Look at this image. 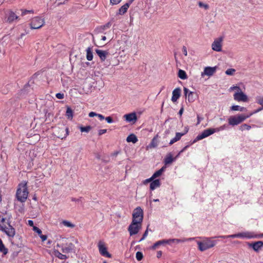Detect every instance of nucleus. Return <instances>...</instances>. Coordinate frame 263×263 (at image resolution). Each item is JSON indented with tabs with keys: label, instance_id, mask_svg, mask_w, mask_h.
<instances>
[{
	"label": "nucleus",
	"instance_id": "nucleus-36",
	"mask_svg": "<svg viewBox=\"0 0 263 263\" xmlns=\"http://www.w3.org/2000/svg\"><path fill=\"white\" fill-rule=\"evenodd\" d=\"M251 128V127L250 125L247 124H243L239 126V130L242 132L244 130H249Z\"/></svg>",
	"mask_w": 263,
	"mask_h": 263
},
{
	"label": "nucleus",
	"instance_id": "nucleus-38",
	"mask_svg": "<svg viewBox=\"0 0 263 263\" xmlns=\"http://www.w3.org/2000/svg\"><path fill=\"white\" fill-rule=\"evenodd\" d=\"M92 127L88 125L85 127L81 126L80 127V129L82 133L85 132V133H88L91 129Z\"/></svg>",
	"mask_w": 263,
	"mask_h": 263
},
{
	"label": "nucleus",
	"instance_id": "nucleus-61",
	"mask_svg": "<svg viewBox=\"0 0 263 263\" xmlns=\"http://www.w3.org/2000/svg\"><path fill=\"white\" fill-rule=\"evenodd\" d=\"M177 140H176L175 138H174L173 139H172L170 141V145H172V144H173L174 143H175V142H177Z\"/></svg>",
	"mask_w": 263,
	"mask_h": 263
},
{
	"label": "nucleus",
	"instance_id": "nucleus-62",
	"mask_svg": "<svg viewBox=\"0 0 263 263\" xmlns=\"http://www.w3.org/2000/svg\"><path fill=\"white\" fill-rule=\"evenodd\" d=\"M262 109H263V106H262V108H260L258 109L257 110H256L254 111V112H252V113H253V115L254 114H256V113H257V112H258L260 111V110H261Z\"/></svg>",
	"mask_w": 263,
	"mask_h": 263
},
{
	"label": "nucleus",
	"instance_id": "nucleus-55",
	"mask_svg": "<svg viewBox=\"0 0 263 263\" xmlns=\"http://www.w3.org/2000/svg\"><path fill=\"white\" fill-rule=\"evenodd\" d=\"M182 51L184 55L186 56L187 55V49L185 47H183L182 48Z\"/></svg>",
	"mask_w": 263,
	"mask_h": 263
},
{
	"label": "nucleus",
	"instance_id": "nucleus-18",
	"mask_svg": "<svg viewBox=\"0 0 263 263\" xmlns=\"http://www.w3.org/2000/svg\"><path fill=\"white\" fill-rule=\"evenodd\" d=\"M96 52L102 61H104L108 54V51L100 49H96Z\"/></svg>",
	"mask_w": 263,
	"mask_h": 263
},
{
	"label": "nucleus",
	"instance_id": "nucleus-7",
	"mask_svg": "<svg viewBox=\"0 0 263 263\" xmlns=\"http://www.w3.org/2000/svg\"><path fill=\"white\" fill-rule=\"evenodd\" d=\"M143 219V211L140 207L135 209L132 214V221L142 223Z\"/></svg>",
	"mask_w": 263,
	"mask_h": 263
},
{
	"label": "nucleus",
	"instance_id": "nucleus-2",
	"mask_svg": "<svg viewBox=\"0 0 263 263\" xmlns=\"http://www.w3.org/2000/svg\"><path fill=\"white\" fill-rule=\"evenodd\" d=\"M0 230L4 232L9 238H13L15 235V230L10 224L9 220L3 218L0 221Z\"/></svg>",
	"mask_w": 263,
	"mask_h": 263
},
{
	"label": "nucleus",
	"instance_id": "nucleus-33",
	"mask_svg": "<svg viewBox=\"0 0 263 263\" xmlns=\"http://www.w3.org/2000/svg\"><path fill=\"white\" fill-rule=\"evenodd\" d=\"M66 108V116L68 119L72 120L73 118V111L69 106H67Z\"/></svg>",
	"mask_w": 263,
	"mask_h": 263
},
{
	"label": "nucleus",
	"instance_id": "nucleus-41",
	"mask_svg": "<svg viewBox=\"0 0 263 263\" xmlns=\"http://www.w3.org/2000/svg\"><path fill=\"white\" fill-rule=\"evenodd\" d=\"M187 130H186V132L184 133H177L176 134V136L175 138L177 140V141H178L180 139L181 137L183 136L185 134H186L187 132Z\"/></svg>",
	"mask_w": 263,
	"mask_h": 263
},
{
	"label": "nucleus",
	"instance_id": "nucleus-58",
	"mask_svg": "<svg viewBox=\"0 0 263 263\" xmlns=\"http://www.w3.org/2000/svg\"><path fill=\"white\" fill-rule=\"evenodd\" d=\"M28 224L30 227H32L33 228V227H34L33 225V221L31 220H29L28 221Z\"/></svg>",
	"mask_w": 263,
	"mask_h": 263
},
{
	"label": "nucleus",
	"instance_id": "nucleus-49",
	"mask_svg": "<svg viewBox=\"0 0 263 263\" xmlns=\"http://www.w3.org/2000/svg\"><path fill=\"white\" fill-rule=\"evenodd\" d=\"M154 180V179L152 178V177H150L149 178H148L147 179H145L144 181H143V183L144 184H146L149 182H152V181Z\"/></svg>",
	"mask_w": 263,
	"mask_h": 263
},
{
	"label": "nucleus",
	"instance_id": "nucleus-59",
	"mask_svg": "<svg viewBox=\"0 0 263 263\" xmlns=\"http://www.w3.org/2000/svg\"><path fill=\"white\" fill-rule=\"evenodd\" d=\"M97 117H98L101 120H104L105 119L104 117L101 114H98Z\"/></svg>",
	"mask_w": 263,
	"mask_h": 263
},
{
	"label": "nucleus",
	"instance_id": "nucleus-16",
	"mask_svg": "<svg viewBox=\"0 0 263 263\" xmlns=\"http://www.w3.org/2000/svg\"><path fill=\"white\" fill-rule=\"evenodd\" d=\"M123 117L127 123L132 124L136 123L138 119L137 115L135 112L125 114Z\"/></svg>",
	"mask_w": 263,
	"mask_h": 263
},
{
	"label": "nucleus",
	"instance_id": "nucleus-17",
	"mask_svg": "<svg viewBox=\"0 0 263 263\" xmlns=\"http://www.w3.org/2000/svg\"><path fill=\"white\" fill-rule=\"evenodd\" d=\"M238 238L251 239L257 237V236L252 232H243L237 233Z\"/></svg>",
	"mask_w": 263,
	"mask_h": 263
},
{
	"label": "nucleus",
	"instance_id": "nucleus-5",
	"mask_svg": "<svg viewBox=\"0 0 263 263\" xmlns=\"http://www.w3.org/2000/svg\"><path fill=\"white\" fill-rule=\"evenodd\" d=\"M252 115H253V113H250L248 115H245L243 114H237L235 116H230L228 118V121L229 125L232 126H234L241 123Z\"/></svg>",
	"mask_w": 263,
	"mask_h": 263
},
{
	"label": "nucleus",
	"instance_id": "nucleus-21",
	"mask_svg": "<svg viewBox=\"0 0 263 263\" xmlns=\"http://www.w3.org/2000/svg\"><path fill=\"white\" fill-rule=\"evenodd\" d=\"M192 238H189V239H170L167 240H165L166 243L167 244H171L172 243H179L180 242H182L186 240H191Z\"/></svg>",
	"mask_w": 263,
	"mask_h": 263
},
{
	"label": "nucleus",
	"instance_id": "nucleus-40",
	"mask_svg": "<svg viewBox=\"0 0 263 263\" xmlns=\"http://www.w3.org/2000/svg\"><path fill=\"white\" fill-rule=\"evenodd\" d=\"M186 97L189 102H192L194 101V99L193 98V92L190 91Z\"/></svg>",
	"mask_w": 263,
	"mask_h": 263
},
{
	"label": "nucleus",
	"instance_id": "nucleus-56",
	"mask_svg": "<svg viewBox=\"0 0 263 263\" xmlns=\"http://www.w3.org/2000/svg\"><path fill=\"white\" fill-rule=\"evenodd\" d=\"M227 237L232 238H238V235H237V234L230 235H227Z\"/></svg>",
	"mask_w": 263,
	"mask_h": 263
},
{
	"label": "nucleus",
	"instance_id": "nucleus-42",
	"mask_svg": "<svg viewBox=\"0 0 263 263\" xmlns=\"http://www.w3.org/2000/svg\"><path fill=\"white\" fill-rule=\"evenodd\" d=\"M235 72V70L233 68L228 69L226 71V74L229 76H232Z\"/></svg>",
	"mask_w": 263,
	"mask_h": 263
},
{
	"label": "nucleus",
	"instance_id": "nucleus-26",
	"mask_svg": "<svg viewBox=\"0 0 263 263\" xmlns=\"http://www.w3.org/2000/svg\"><path fill=\"white\" fill-rule=\"evenodd\" d=\"M126 141L127 142L136 143L138 141V138L135 134H131L127 137Z\"/></svg>",
	"mask_w": 263,
	"mask_h": 263
},
{
	"label": "nucleus",
	"instance_id": "nucleus-64",
	"mask_svg": "<svg viewBox=\"0 0 263 263\" xmlns=\"http://www.w3.org/2000/svg\"><path fill=\"white\" fill-rule=\"evenodd\" d=\"M147 235H148V230L147 229L145 231L144 233L143 234L144 237H146Z\"/></svg>",
	"mask_w": 263,
	"mask_h": 263
},
{
	"label": "nucleus",
	"instance_id": "nucleus-15",
	"mask_svg": "<svg viewBox=\"0 0 263 263\" xmlns=\"http://www.w3.org/2000/svg\"><path fill=\"white\" fill-rule=\"evenodd\" d=\"M5 19L7 23H11L15 21L19 20L20 17L14 12L10 10L6 14Z\"/></svg>",
	"mask_w": 263,
	"mask_h": 263
},
{
	"label": "nucleus",
	"instance_id": "nucleus-23",
	"mask_svg": "<svg viewBox=\"0 0 263 263\" xmlns=\"http://www.w3.org/2000/svg\"><path fill=\"white\" fill-rule=\"evenodd\" d=\"M53 248H54L53 247ZM58 249H57V248H55V249H53V254L54 255L58 257L59 259H62V260H65L67 258V257L66 255H64V254H63L62 253H61L59 251H58Z\"/></svg>",
	"mask_w": 263,
	"mask_h": 263
},
{
	"label": "nucleus",
	"instance_id": "nucleus-51",
	"mask_svg": "<svg viewBox=\"0 0 263 263\" xmlns=\"http://www.w3.org/2000/svg\"><path fill=\"white\" fill-rule=\"evenodd\" d=\"M105 119L106 121H107V122L108 123H111L113 122L112 119L111 117H109V116L107 117Z\"/></svg>",
	"mask_w": 263,
	"mask_h": 263
},
{
	"label": "nucleus",
	"instance_id": "nucleus-30",
	"mask_svg": "<svg viewBox=\"0 0 263 263\" xmlns=\"http://www.w3.org/2000/svg\"><path fill=\"white\" fill-rule=\"evenodd\" d=\"M167 244L165 241V239L161 240L155 242L154 245L152 247L153 250L156 249L159 246L161 245H164Z\"/></svg>",
	"mask_w": 263,
	"mask_h": 263
},
{
	"label": "nucleus",
	"instance_id": "nucleus-24",
	"mask_svg": "<svg viewBox=\"0 0 263 263\" xmlns=\"http://www.w3.org/2000/svg\"><path fill=\"white\" fill-rule=\"evenodd\" d=\"M61 224L66 228H69L71 229H73L76 227L74 223H73L70 221L66 220H62L61 222Z\"/></svg>",
	"mask_w": 263,
	"mask_h": 263
},
{
	"label": "nucleus",
	"instance_id": "nucleus-19",
	"mask_svg": "<svg viewBox=\"0 0 263 263\" xmlns=\"http://www.w3.org/2000/svg\"><path fill=\"white\" fill-rule=\"evenodd\" d=\"M181 89L179 88H175L172 92V101L176 102L180 96Z\"/></svg>",
	"mask_w": 263,
	"mask_h": 263
},
{
	"label": "nucleus",
	"instance_id": "nucleus-57",
	"mask_svg": "<svg viewBox=\"0 0 263 263\" xmlns=\"http://www.w3.org/2000/svg\"><path fill=\"white\" fill-rule=\"evenodd\" d=\"M71 201L74 202H79L80 201V199L72 197L71 198Z\"/></svg>",
	"mask_w": 263,
	"mask_h": 263
},
{
	"label": "nucleus",
	"instance_id": "nucleus-27",
	"mask_svg": "<svg viewBox=\"0 0 263 263\" xmlns=\"http://www.w3.org/2000/svg\"><path fill=\"white\" fill-rule=\"evenodd\" d=\"M129 7V3H126L124 5H123L119 10V14L120 15H123L126 12L128 8Z\"/></svg>",
	"mask_w": 263,
	"mask_h": 263
},
{
	"label": "nucleus",
	"instance_id": "nucleus-28",
	"mask_svg": "<svg viewBox=\"0 0 263 263\" xmlns=\"http://www.w3.org/2000/svg\"><path fill=\"white\" fill-rule=\"evenodd\" d=\"M166 168L165 166H163L161 169L156 171L152 176V178L155 179V178L160 176L162 173L165 171Z\"/></svg>",
	"mask_w": 263,
	"mask_h": 263
},
{
	"label": "nucleus",
	"instance_id": "nucleus-39",
	"mask_svg": "<svg viewBox=\"0 0 263 263\" xmlns=\"http://www.w3.org/2000/svg\"><path fill=\"white\" fill-rule=\"evenodd\" d=\"M143 257V255L142 252H137L136 254V258L137 260L140 261L142 259Z\"/></svg>",
	"mask_w": 263,
	"mask_h": 263
},
{
	"label": "nucleus",
	"instance_id": "nucleus-3",
	"mask_svg": "<svg viewBox=\"0 0 263 263\" xmlns=\"http://www.w3.org/2000/svg\"><path fill=\"white\" fill-rule=\"evenodd\" d=\"M28 193L27 182L26 181L21 182L18 185L16 193L17 199L21 202H24L27 199Z\"/></svg>",
	"mask_w": 263,
	"mask_h": 263
},
{
	"label": "nucleus",
	"instance_id": "nucleus-10",
	"mask_svg": "<svg viewBox=\"0 0 263 263\" xmlns=\"http://www.w3.org/2000/svg\"><path fill=\"white\" fill-rule=\"evenodd\" d=\"M215 133L214 128H208L203 130L200 134L198 135L194 140L193 143H195L199 140H201L206 138Z\"/></svg>",
	"mask_w": 263,
	"mask_h": 263
},
{
	"label": "nucleus",
	"instance_id": "nucleus-20",
	"mask_svg": "<svg viewBox=\"0 0 263 263\" xmlns=\"http://www.w3.org/2000/svg\"><path fill=\"white\" fill-rule=\"evenodd\" d=\"M249 246L251 247L255 251L258 252L263 247V242L258 241L253 243L249 244Z\"/></svg>",
	"mask_w": 263,
	"mask_h": 263
},
{
	"label": "nucleus",
	"instance_id": "nucleus-1",
	"mask_svg": "<svg viewBox=\"0 0 263 263\" xmlns=\"http://www.w3.org/2000/svg\"><path fill=\"white\" fill-rule=\"evenodd\" d=\"M52 239V245L54 249H61L64 253L75 252L73 243H78L79 242L78 240L73 237L68 238L59 234L53 235Z\"/></svg>",
	"mask_w": 263,
	"mask_h": 263
},
{
	"label": "nucleus",
	"instance_id": "nucleus-63",
	"mask_svg": "<svg viewBox=\"0 0 263 263\" xmlns=\"http://www.w3.org/2000/svg\"><path fill=\"white\" fill-rule=\"evenodd\" d=\"M183 107H182V108L180 109V110H179V115H180V116H181V115H182V114H183Z\"/></svg>",
	"mask_w": 263,
	"mask_h": 263
},
{
	"label": "nucleus",
	"instance_id": "nucleus-6",
	"mask_svg": "<svg viewBox=\"0 0 263 263\" xmlns=\"http://www.w3.org/2000/svg\"><path fill=\"white\" fill-rule=\"evenodd\" d=\"M216 244V241L210 238H206L202 241L197 242L198 249L201 251H205L214 247Z\"/></svg>",
	"mask_w": 263,
	"mask_h": 263
},
{
	"label": "nucleus",
	"instance_id": "nucleus-44",
	"mask_svg": "<svg viewBox=\"0 0 263 263\" xmlns=\"http://www.w3.org/2000/svg\"><path fill=\"white\" fill-rule=\"evenodd\" d=\"M121 1L122 0H110V3L112 5H117L119 4Z\"/></svg>",
	"mask_w": 263,
	"mask_h": 263
},
{
	"label": "nucleus",
	"instance_id": "nucleus-50",
	"mask_svg": "<svg viewBox=\"0 0 263 263\" xmlns=\"http://www.w3.org/2000/svg\"><path fill=\"white\" fill-rule=\"evenodd\" d=\"M199 6L200 7H203L205 9H207L209 8V6L208 5L203 4L201 2L199 3Z\"/></svg>",
	"mask_w": 263,
	"mask_h": 263
},
{
	"label": "nucleus",
	"instance_id": "nucleus-25",
	"mask_svg": "<svg viewBox=\"0 0 263 263\" xmlns=\"http://www.w3.org/2000/svg\"><path fill=\"white\" fill-rule=\"evenodd\" d=\"M158 145L157 136L155 137L152 140L151 143L146 146V149L156 147Z\"/></svg>",
	"mask_w": 263,
	"mask_h": 263
},
{
	"label": "nucleus",
	"instance_id": "nucleus-8",
	"mask_svg": "<svg viewBox=\"0 0 263 263\" xmlns=\"http://www.w3.org/2000/svg\"><path fill=\"white\" fill-rule=\"evenodd\" d=\"M142 228V223L133 222L129 224L128 228L130 236H133L138 233Z\"/></svg>",
	"mask_w": 263,
	"mask_h": 263
},
{
	"label": "nucleus",
	"instance_id": "nucleus-22",
	"mask_svg": "<svg viewBox=\"0 0 263 263\" xmlns=\"http://www.w3.org/2000/svg\"><path fill=\"white\" fill-rule=\"evenodd\" d=\"M160 181L159 179H154L150 184V189L152 191L160 187Z\"/></svg>",
	"mask_w": 263,
	"mask_h": 263
},
{
	"label": "nucleus",
	"instance_id": "nucleus-9",
	"mask_svg": "<svg viewBox=\"0 0 263 263\" xmlns=\"http://www.w3.org/2000/svg\"><path fill=\"white\" fill-rule=\"evenodd\" d=\"M223 39L222 37H219L215 39L211 44L212 49L216 52L222 51V47Z\"/></svg>",
	"mask_w": 263,
	"mask_h": 263
},
{
	"label": "nucleus",
	"instance_id": "nucleus-43",
	"mask_svg": "<svg viewBox=\"0 0 263 263\" xmlns=\"http://www.w3.org/2000/svg\"><path fill=\"white\" fill-rule=\"evenodd\" d=\"M97 37L100 39L101 41L105 42L107 38L105 35L103 34H98Z\"/></svg>",
	"mask_w": 263,
	"mask_h": 263
},
{
	"label": "nucleus",
	"instance_id": "nucleus-46",
	"mask_svg": "<svg viewBox=\"0 0 263 263\" xmlns=\"http://www.w3.org/2000/svg\"><path fill=\"white\" fill-rule=\"evenodd\" d=\"M33 230L34 231L36 232L39 234V235L40 234H41V233H42L41 230L36 227H33Z\"/></svg>",
	"mask_w": 263,
	"mask_h": 263
},
{
	"label": "nucleus",
	"instance_id": "nucleus-13",
	"mask_svg": "<svg viewBox=\"0 0 263 263\" xmlns=\"http://www.w3.org/2000/svg\"><path fill=\"white\" fill-rule=\"evenodd\" d=\"M68 129L62 127L59 129H55L54 133V135L58 138L63 139L65 138L68 135Z\"/></svg>",
	"mask_w": 263,
	"mask_h": 263
},
{
	"label": "nucleus",
	"instance_id": "nucleus-12",
	"mask_svg": "<svg viewBox=\"0 0 263 263\" xmlns=\"http://www.w3.org/2000/svg\"><path fill=\"white\" fill-rule=\"evenodd\" d=\"M217 70V67H210L208 66L204 67L203 71L201 73V76L202 78H204L205 76H208V77H210L214 75V74L216 72Z\"/></svg>",
	"mask_w": 263,
	"mask_h": 263
},
{
	"label": "nucleus",
	"instance_id": "nucleus-31",
	"mask_svg": "<svg viewBox=\"0 0 263 263\" xmlns=\"http://www.w3.org/2000/svg\"><path fill=\"white\" fill-rule=\"evenodd\" d=\"M230 109L232 110V111H243L245 110H246V108L243 107H241L239 105H232L231 107H230Z\"/></svg>",
	"mask_w": 263,
	"mask_h": 263
},
{
	"label": "nucleus",
	"instance_id": "nucleus-52",
	"mask_svg": "<svg viewBox=\"0 0 263 263\" xmlns=\"http://www.w3.org/2000/svg\"><path fill=\"white\" fill-rule=\"evenodd\" d=\"M40 237H41L42 240L43 241H44L45 240H46L47 238V235H42V234H40L39 235Z\"/></svg>",
	"mask_w": 263,
	"mask_h": 263
},
{
	"label": "nucleus",
	"instance_id": "nucleus-60",
	"mask_svg": "<svg viewBox=\"0 0 263 263\" xmlns=\"http://www.w3.org/2000/svg\"><path fill=\"white\" fill-rule=\"evenodd\" d=\"M183 90H184V93H185V96L186 97L189 93V92L190 91L188 89H187L186 88H184L183 89Z\"/></svg>",
	"mask_w": 263,
	"mask_h": 263
},
{
	"label": "nucleus",
	"instance_id": "nucleus-29",
	"mask_svg": "<svg viewBox=\"0 0 263 263\" xmlns=\"http://www.w3.org/2000/svg\"><path fill=\"white\" fill-rule=\"evenodd\" d=\"M175 159V158H173L172 155L171 154H168L164 159L165 164L166 165L171 164Z\"/></svg>",
	"mask_w": 263,
	"mask_h": 263
},
{
	"label": "nucleus",
	"instance_id": "nucleus-54",
	"mask_svg": "<svg viewBox=\"0 0 263 263\" xmlns=\"http://www.w3.org/2000/svg\"><path fill=\"white\" fill-rule=\"evenodd\" d=\"M97 115H98V114H97L95 112L91 111L89 113L88 115H89V117H97Z\"/></svg>",
	"mask_w": 263,
	"mask_h": 263
},
{
	"label": "nucleus",
	"instance_id": "nucleus-11",
	"mask_svg": "<svg viewBox=\"0 0 263 263\" xmlns=\"http://www.w3.org/2000/svg\"><path fill=\"white\" fill-rule=\"evenodd\" d=\"M98 247L99 253L103 256L110 258L111 255L107 251V249L104 242L102 241H99Z\"/></svg>",
	"mask_w": 263,
	"mask_h": 263
},
{
	"label": "nucleus",
	"instance_id": "nucleus-32",
	"mask_svg": "<svg viewBox=\"0 0 263 263\" xmlns=\"http://www.w3.org/2000/svg\"><path fill=\"white\" fill-rule=\"evenodd\" d=\"M86 58L88 61H91L93 59V54L91 48L89 47L86 49Z\"/></svg>",
	"mask_w": 263,
	"mask_h": 263
},
{
	"label": "nucleus",
	"instance_id": "nucleus-14",
	"mask_svg": "<svg viewBox=\"0 0 263 263\" xmlns=\"http://www.w3.org/2000/svg\"><path fill=\"white\" fill-rule=\"evenodd\" d=\"M44 23L43 19L39 17H35L32 19L31 22V28L33 29H39L43 25Z\"/></svg>",
	"mask_w": 263,
	"mask_h": 263
},
{
	"label": "nucleus",
	"instance_id": "nucleus-45",
	"mask_svg": "<svg viewBox=\"0 0 263 263\" xmlns=\"http://www.w3.org/2000/svg\"><path fill=\"white\" fill-rule=\"evenodd\" d=\"M226 128V125H223L219 127H218V128H214L215 129V133L216 132H218L220 130H222L223 129H224Z\"/></svg>",
	"mask_w": 263,
	"mask_h": 263
},
{
	"label": "nucleus",
	"instance_id": "nucleus-47",
	"mask_svg": "<svg viewBox=\"0 0 263 263\" xmlns=\"http://www.w3.org/2000/svg\"><path fill=\"white\" fill-rule=\"evenodd\" d=\"M257 102L263 106V97H259L257 99Z\"/></svg>",
	"mask_w": 263,
	"mask_h": 263
},
{
	"label": "nucleus",
	"instance_id": "nucleus-35",
	"mask_svg": "<svg viewBox=\"0 0 263 263\" xmlns=\"http://www.w3.org/2000/svg\"><path fill=\"white\" fill-rule=\"evenodd\" d=\"M178 76L182 80H185L187 79V75L186 72L181 69L178 71Z\"/></svg>",
	"mask_w": 263,
	"mask_h": 263
},
{
	"label": "nucleus",
	"instance_id": "nucleus-34",
	"mask_svg": "<svg viewBox=\"0 0 263 263\" xmlns=\"http://www.w3.org/2000/svg\"><path fill=\"white\" fill-rule=\"evenodd\" d=\"M0 252L4 255H6L8 253V249L5 247L2 240L0 239Z\"/></svg>",
	"mask_w": 263,
	"mask_h": 263
},
{
	"label": "nucleus",
	"instance_id": "nucleus-4",
	"mask_svg": "<svg viewBox=\"0 0 263 263\" xmlns=\"http://www.w3.org/2000/svg\"><path fill=\"white\" fill-rule=\"evenodd\" d=\"M229 91H235L233 98L236 101L247 102L249 101L248 96L242 91L239 86L233 85L229 88Z\"/></svg>",
	"mask_w": 263,
	"mask_h": 263
},
{
	"label": "nucleus",
	"instance_id": "nucleus-37",
	"mask_svg": "<svg viewBox=\"0 0 263 263\" xmlns=\"http://www.w3.org/2000/svg\"><path fill=\"white\" fill-rule=\"evenodd\" d=\"M21 15L24 16L27 14H33L34 11L33 10H26V9H21Z\"/></svg>",
	"mask_w": 263,
	"mask_h": 263
},
{
	"label": "nucleus",
	"instance_id": "nucleus-53",
	"mask_svg": "<svg viewBox=\"0 0 263 263\" xmlns=\"http://www.w3.org/2000/svg\"><path fill=\"white\" fill-rule=\"evenodd\" d=\"M106 131L107 130L105 129H100L99 131H98V134L99 135H102L105 133H106Z\"/></svg>",
	"mask_w": 263,
	"mask_h": 263
},
{
	"label": "nucleus",
	"instance_id": "nucleus-48",
	"mask_svg": "<svg viewBox=\"0 0 263 263\" xmlns=\"http://www.w3.org/2000/svg\"><path fill=\"white\" fill-rule=\"evenodd\" d=\"M64 95L63 93H58L56 94V97L59 99H62L64 98Z\"/></svg>",
	"mask_w": 263,
	"mask_h": 263
}]
</instances>
